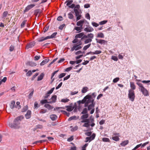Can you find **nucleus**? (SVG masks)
Returning <instances> with one entry per match:
<instances>
[{"label":"nucleus","instance_id":"1","mask_svg":"<svg viewBox=\"0 0 150 150\" xmlns=\"http://www.w3.org/2000/svg\"><path fill=\"white\" fill-rule=\"evenodd\" d=\"M57 32H54L52 33L50 36H48L45 37H42L38 38L37 39V40L38 42H42L48 39L55 38L56 37V36L57 35Z\"/></svg>","mask_w":150,"mask_h":150},{"label":"nucleus","instance_id":"2","mask_svg":"<svg viewBox=\"0 0 150 150\" xmlns=\"http://www.w3.org/2000/svg\"><path fill=\"white\" fill-rule=\"evenodd\" d=\"M128 92V97L131 101L133 102L135 98L134 91L132 89H129Z\"/></svg>","mask_w":150,"mask_h":150},{"label":"nucleus","instance_id":"3","mask_svg":"<svg viewBox=\"0 0 150 150\" xmlns=\"http://www.w3.org/2000/svg\"><path fill=\"white\" fill-rule=\"evenodd\" d=\"M90 120L89 118H87L85 120H82L81 122L82 123H85L82 126L86 127H89L90 126Z\"/></svg>","mask_w":150,"mask_h":150},{"label":"nucleus","instance_id":"4","mask_svg":"<svg viewBox=\"0 0 150 150\" xmlns=\"http://www.w3.org/2000/svg\"><path fill=\"white\" fill-rule=\"evenodd\" d=\"M86 98L85 101L88 103H92L94 101V99L91 95H87L85 97Z\"/></svg>","mask_w":150,"mask_h":150},{"label":"nucleus","instance_id":"5","mask_svg":"<svg viewBox=\"0 0 150 150\" xmlns=\"http://www.w3.org/2000/svg\"><path fill=\"white\" fill-rule=\"evenodd\" d=\"M139 90L142 92V94L146 96H149V93L147 90L144 87L142 89H139Z\"/></svg>","mask_w":150,"mask_h":150},{"label":"nucleus","instance_id":"6","mask_svg":"<svg viewBox=\"0 0 150 150\" xmlns=\"http://www.w3.org/2000/svg\"><path fill=\"white\" fill-rule=\"evenodd\" d=\"M35 6V4H30L28 5L25 8V9L23 11V13H24L27 12L30 9L32 8H33Z\"/></svg>","mask_w":150,"mask_h":150},{"label":"nucleus","instance_id":"7","mask_svg":"<svg viewBox=\"0 0 150 150\" xmlns=\"http://www.w3.org/2000/svg\"><path fill=\"white\" fill-rule=\"evenodd\" d=\"M73 104L71 103L70 104V105H67L65 106V108H67L66 110L69 112L72 111L74 108V106H72Z\"/></svg>","mask_w":150,"mask_h":150},{"label":"nucleus","instance_id":"8","mask_svg":"<svg viewBox=\"0 0 150 150\" xmlns=\"http://www.w3.org/2000/svg\"><path fill=\"white\" fill-rule=\"evenodd\" d=\"M35 43L34 41L28 43L26 46V49H28L33 47L35 45Z\"/></svg>","mask_w":150,"mask_h":150},{"label":"nucleus","instance_id":"9","mask_svg":"<svg viewBox=\"0 0 150 150\" xmlns=\"http://www.w3.org/2000/svg\"><path fill=\"white\" fill-rule=\"evenodd\" d=\"M96 42L98 43H100L101 44H105L107 42V41L102 39L98 40L97 38H96Z\"/></svg>","mask_w":150,"mask_h":150},{"label":"nucleus","instance_id":"10","mask_svg":"<svg viewBox=\"0 0 150 150\" xmlns=\"http://www.w3.org/2000/svg\"><path fill=\"white\" fill-rule=\"evenodd\" d=\"M26 64L31 67H35L36 66L37 64L33 62L29 61L26 63Z\"/></svg>","mask_w":150,"mask_h":150},{"label":"nucleus","instance_id":"11","mask_svg":"<svg viewBox=\"0 0 150 150\" xmlns=\"http://www.w3.org/2000/svg\"><path fill=\"white\" fill-rule=\"evenodd\" d=\"M31 112L30 110H28L26 114L25 115V116L26 119H28L30 118L31 117Z\"/></svg>","mask_w":150,"mask_h":150},{"label":"nucleus","instance_id":"12","mask_svg":"<svg viewBox=\"0 0 150 150\" xmlns=\"http://www.w3.org/2000/svg\"><path fill=\"white\" fill-rule=\"evenodd\" d=\"M94 29L91 27L89 26L88 28H86L84 29V30L87 32H90L93 31Z\"/></svg>","mask_w":150,"mask_h":150},{"label":"nucleus","instance_id":"13","mask_svg":"<svg viewBox=\"0 0 150 150\" xmlns=\"http://www.w3.org/2000/svg\"><path fill=\"white\" fill-rule=\"evenodd\" d=\"M15 102L14 100H12L10 104V107L11 109H13L14 108H17V106L15 105Z\"/></svg>","mask_w":150,"mask_h":150},{"label":"nucleus","instance_id":"14","mask_svg":"<svg viewBox=\"0 0 150 150\" xmlns=\"http://www.w3.org/2000/svg\"><path fill=\"white\" fill-rule=\"evenodd\" d=\"M85 21H86V20L85 19L80 20L77 22L76 25L78 26H79L81 25H83L84 23L85 22Z\"/></svg>","mask_w":150,"mask_h":150},{"label":"nucleus","instance_id":"15","mask_svg":"<svg viewBox=\"0 0 150 150\" xmlns=\"http://www.w3.org/2000/svg\"><path fill=\"white\" fill-rule=\"evenodd\" d=\"M44 107L47 108L48 110H50L52 109L54 107L48 104H46L44 105Z\"/></svg>","mask_w":150,"mask_h":150},{"label":"nucleus","instance_id":"16","mask_svg":"<svg viewBox=\"0 0 150 150\" xmlns=\"http://www.w3.org/2000/svg\"><path fill=\"white\" fill-rule=\"evenodd\" d=\"M50 118L52 121H54L57 118V117L55 114H52L50 115Z\"/></svg>","mask_w":150,"mask_h":150},{"label":"nucleus","instance_id":"17","mask_svg":"<svg viewBox=\"0 0 150 150\" xmlns=\"http://www.w3.org/2000/svg\"><path fill=\"white\" fill-rule=\"evenodd\" d=\"M95 105V103L93 102L91 103V104H90L88 106V110H90L92 108H94V107Z\"/></svg>","mask_w":150,"mask_h":150},{"label":"nucleus","instance_id":"18","mask_svg":"<svg viewBox=\"0 0 150 150\" xmlns=\"http://www.w3.org/2000/svg\"><path fill=\"white\" fill-rule=\"evenodd\" d=\"M96 136V134L93 133L89 137H87V139H91V140H90V141H91L92 140H93L95 139Z\"/></svg>","mask_w":150,"mask_h":150},{"label":"nucleus","instance_id":"19","mask_svg":"<svg viewBox=\"0 0 150 150\" xmlns=\"http://www.w3.org/2000/svg\"><path fill=\"white\" fill-rule=\"evenodd\" d=\"M50 60L49 59H47L44 60L42 61L40 63V66H43L45 64L47 63Z\"/></svg>","mask_w":150,"mask_h":150},{"label":"nucleus","instance_id":"20","mask_svg":"<svg viewBox=\"0 0 150 150\" xmlns=\"http://www.w3.org/2000/svg\"><path fill=\"white\" fill-rule=\"evenodd\" d=\"M84 35V33L83 32L80 33L78 34H76L75 36V38H80L82 37Z\"/></svg>","mask_w":150,"mask_h":150},{"label":"nucleus","instance_id":"21","mask_svg":"<svg viewBox=\"0 0 150 150\" xmlns=\"http://www.w3.org/2000/svg\"><path fill=\"white\" fill-rule=\"evenodd\" d=\"M88 117V114H84L82 115L81 117V119L82 120H85Z\"/></svg>","mask_w":150,"mask_h":150},{"label":"nucleus","instance_id":"22","mask_svg":"<svg viewBox=\"0 0 150 150\" xmlns=\"http://www.w3.org/2000/svg\"><path fill=\"white\" fill-rule=\"evenodd\" d=\"M79 117L78 116L77 117L75 116H74L71 117H70L69 119H68V121H70L72 120H76L79 119Z\"/></svg>","mask_w":150,"mask_h":150},{"label":"nucleus","instance_id":"23","mask_svg":"<svg viewBox=\"0 0 150 150\" xmlns=\"http://www.w3.org/2000/svg\"><path fill=\"white\" fill-rule=\"evenodd\" d=\"M13 122L14 123L15 125H16V126L17 128H18V126L20 124V122L19 121H18L17 120H16V119H14Z\"/></svg>","mask_w":150,"mask_h":150},{"label":"nucleus","instance_id":"24","mask_svg":"<svg viewBox=\"0 0 150 150\" xmlns=\"http://www.w3.org/2000/svg\"><path fill=\"white\" fill-rule=\"evenodd\" d=\"M44 74L43 73H42L40 76H39L38 78L37 81H40L43 78Z\"/></svg>","mask_w":150,"mask_h":150},{"label":"nucleus","instance_id":"25","mask_svg":"<svg viewBox=\"0 0 150 150\" xmlns=\"http://www.w3.org/2000/svg\"><path fill=\"white\" fill-rule=\"evenodd\" d=\"M96 37L97 38H104V36L103 33L100 32L98 33Z\"/></svg>","mask_w":150,"mask_h":150},{"label":"nucleus","instance_id":"26","mask_svg":"<svg viewBox=\"0 0 150 150\" xmlns=\"http://www.w3.org/2000/svg\"><path fill=\"white\" fill-rule=\"evenodd\" d=\"M130 87L131 88L130 89H132L133 91L136 88V86L133 82H130Z\"/></svg>","mask_w":150,"mask_h":150},{"label":"nucleus","instance_id":"27","mask_svg":"<svg viewBox=\"0 0 150 150\" xmlns=\"http://www.w3.org/2000/svg\"><path fill=\"white\" fill-rule=\"evenodd\" d=\"M129 143V141L128 140L124 141L120 143V144L122 146H125Z\"/></svg>","mask_w":150,"mask_h":150},{"label":"nucleus","instance_id":"28","mask_svg":"<svg viewBox=\"0 0 150 150\" xmlns=\"http://www.w3.org/2000/svg\"><path fill=\"white\" fill-rule=\"evenodd\" d=\"M85 99L86 98L85 97L83 98V99H82V100H79L77 101V103H78L79 105H80V104H84L85 102Z\"/></svg>","mask_w":150,"mask_h":150},{"label":"nucleus","instance_id":"29","mask_svg":"<svg viewBox=\"0 0 150 150\" xmlns=\"http://www.w3.org/2000/svg\"><path fill=\"white\" fill-rule=\"evenodd\" d=\"M88 88L87 87H83L81 90L82 93H86L88 91Z\"/></svg>","mask_w":150,"mask_h":150},{"label":"nucleus","instance_id":"30","mask_svg":"<svg viewBox=\"0 0 150 150\" xmlns=\"http://www.w3.org/2000/svg\"><path fill=\"white\" fill-rule=\"evenodd\" d=\"M57 96L56 95H54L52 96L51 97V99L52 101V102L54 103H55L56 101V100H57Z\"/></svg>","mask_w":150,"mask_h":150},{"label":"nucleus","instance_id":"31","mask_svg":"<svg viewBox=\"0 0 150 150\" xmlns=\"http://www.w3.org/2000/svg\"><path fill=\"white\" fill-rule=\"evenodd\" d=\"M73 0H67L66 1L65 3V4L67 3L66 4L67 6H69L72 4H71L73 3Z\"/></svg>","mask_w":150,"mask_h":150},{"label":"nucleus","instance_id":"32","mask_svg":"<svg viewBox=\"0 0 150 150\" xmlns=\"http://www.w3.org/2000/svg\"><path fill=\"white\" fill-rule=\"evenodd\" d=\"M24 118V117L23 115H20L17 117L15 119L16 120H17L18 121H21Z\"/></svg>","mask_w":150,"mask_h":150},{"label":"nucleus","instance_id":"33","mask_svg":"<svg viewBox=\"0 0 150 150\" xmlns=\"http://www.w3.org/2000/svg\"><path fill=\"white\" fill-rule=\"evenodd\" d=\"M60 112H62L63 114L66 115L67 117H69L70 115V113L69 112H67L65 110H61Z\"/></svg>","mask_w":150,"mask_h":150},{"label":"nucleus","instance_id":"34","mask_svg":"<svg viewBox=\"0 0 150 150\" xmlns=\"http://www.w3.org/2000/svg\"><path fill=\"white\" fill-rule=\"evenodd\" d=\"M91 45V44L90 43L88 45H85L83 48V50L84 51H85L87 50L88 48H89Z\"/></svg>","mask_w":150,"mask_h":150},{"label":"nucleus","instance_id":"35","mask_svg":"<svg viewBox=\"0 0 150 150\" xmlns=\"http://www.w3.org/2000/svg\"><path fill=\"white\" fill-rule=\"evenodd\" d=\"M9 126L12 128L14 129H17L16 125H15L14 123H11L9 124Z\"/></svg>","mask_w":150,"mask_h":150},{"label":"nucleus","instance_id":"36","mask_svg":"<svg viewBox=\"0 0 150 150\" xmlns=\"http://www.w3.org/2000/svg\"><path fill=\"white\" fill-rule=\"evenodd\" d=\"M136 84L139 86V89H142V88L144 87L143 84L141 83L137 82Z\"/></svg>","mask_w":150,"mask_h":150},{"label":"nucleus","instance_id":"37","mask_svg":"<svg viewBox=\"0 0 150 150\" xmlns=\"http://www.w3.org/2000/svg\"><path fill=\"white\" fill-rule=\"evenodd\" d=\"M136 81H139V82L142 81V83H149L150 82V80H147V81L144 80V81H141L140 80L136 79Z\"/></svg>","mask_w":150,"mask_h":150},{"label":"nucleus","instance_id":"38","mask_svg":"<svg viewBox=\"0 0 150 150\" xmlns=\"http://www.w3.org/2000/svg\"><path fill=\"white\" fill-rule=\"evenodd\" d=\"M88 113V110L86 108H85L83 111L81 112V114H87Z\"/></svg>","mask_w":150,"mask_h":150},{"label":"nucleus","instance_id":"39","mask_svg":"<svg viewBox=\"0 0 150 150\" xmlns=\"http://www.w3.org/2000/svg\"><path fill=\"white\" fill-rule=\"evenodd\" d=\"M80 11H79V10H78L76 9H75V10H74V12L75 13L76 16H77L78 15H80Z\"/></svg>","mask_w":150,"mask_h":150},{"label":"nucleus","instance_id":"40","mask_svg":"<svg viewBox=\"0 0 150 150\" xmlns=\"http://www.w3.org/2000/svg\"><path fill=\"white\" fill-rule=\"evenodd\" d=\"M92 41V40L91 38H88L86 39L84 41V42L85 44H87L88 43L91 42Z\"/></svg>","mask_w":150,"mask_h":150},{"label":"nucleus","instance_id":"41","mask_svg":"<svg viewBox=\"0 0 150 150\" xmlns=\"http://www.w3.org/2000/svg\"><path fill=\"white\" fill-rule=\"evenodd\" d=\"M112 139L113 140L115 141H118L120 140V138L117 136H115L112 137Z\"/></svg>","mask_w":150,"mask_h":150},{"label":"nucleus","instance_id":"42","mask_svg":"<svg viewBox=\"0 0 150 150\" xmlns=\"http://www.w3.org/2000/svg\"><path fill=\"white\" fill-rule=\"evenodd\" d=\"M27 21V20H25L22 22L21 25V28H23L24 27V25Z\"/></svg>","mask_w":150,"mask_h":150},{"label":"nucleus","instance_id":"43","mask_svg":"<svg viewBox=\"0 0 150 150\" xmlns=\"http://www.w3.org/2000/svg\"><path fill=\"white\" fill-rule=\"evenodd\" d=\"M68 18L71 19H72L73 18L74 16L71 12H70L68 14Z\"/></svg>","mask_w":150,"mask_h":150},{"label":"nucleus","instance_id":"44","mask_svg":"<svg viewBox=\"0 0 150 150\" xmlns=\"http://www.w3.org/2000/svg\"><path fill=\"white\" fill-rule=\"evenodd\" d=\"M88 38H91L92 40L94 37V35L93 33H90L88 34Z\"/></svg>","mask_w":150,"mask_h":150},{"label":"nucleus","instance_id":"45","mask_svg":"<svg viewBox=\"0 0 150 150\" xmlns=\"http://www.w3.org/2000/svg\"><path fill=\"white\" fill-rule=\"evenodd\" d=\"M47 103H48V101L47 99L42 100L40 101V103L42 104Z\"/></svg>","mask_w":150,"mask_h":150},{"label":"nucleus","instance_id":"46","mask_svg":"<svg viewBox=\"0 0 150 150\" xmlns=\"http://www.w3.org/2000/svg\"><path fill=\"white\" fill-rule=\"evenodd\" d=\"M75 46L76 47V51L78 50L81 48L82 47L80 46H79L77 44H75Z\"/></svg>","mask_w":150,"mask_h":150},{"label":"nucleus","instance_id":"47","mask_svg":"<svg viewBox=\"0 0 150 150\" xmlns=\"http://www.w3.org/2000/svg\"><path fill=\"white\" fill-rule=\"evenodd\" d=\"M80 7L79 4L76 5V6L75 5V7L74 8V10H75V9H76V10H79V11H81V10L80 9Z\"/></svg>","mask_w":150,"mask_h":150},{"label":"nucleus","instance_id":"48","mask_svg":"<svg viewBox=\"0 0 150 150\" xmlns=\"http://www.w3.org/2000/svg\"><path fill=\"white\" fill-rule=\"evenodd\" d=\"M102 140L104 142H110V140L108 138L104 137L102 139Z\"/></svg>","mask_w":150,"mask_h":150},{"label":"nucleus","instance_id":"49","mask_svg":"<svg viewBox=\"0 0 150 150\" xmlns=\"http://www.w3.org/2000/svg\"><path fill=\"white\" fill-rule=\"evenodd\" d=\"M66 74L65 73H62L60 74L58 76V77L59 79H61Z\"/></svg>","mask_w":150,"mask_h":150},{"label":"nucleus","instance_id":"50","mask_svg":"<svg viewBox=\"0 0 150 150\" xmlns=\"http://www.w3.org/2000/svg\"><path fill=\"white\" fill-rule=\"evenodd\" d=\"M40 106H38V104L37 101H36L35 102L34 104V108L37 109Z\"/></svg>","mask_w":150,"mask_h":150},{"label":"nucleus","instance_id":"51","mask_svg":"<svg viewBox=\"0 0 150 150\" xmlns=\"http://www.w3.org/2000/svg\"><path fill=\"white\" fill-rule=\"evenodd\" d=\"M54 89V87L52 88L50 90L48 91L47 93L50 95L52 93Z\"/></svg>","mask_w":150,"mask_h":150},{"label":"nucleus","instance_id":"52","mask_svg":"<svg viewBox=\"0 0 150 150\" xmlns=\"http://www.w3.org/2000/svg\"><path fill=\"white\" fill-rule=\"evenodd\" d=\"M101 51L100 50L95 51L94 52H93V54H99L101 53Z\"/></svg>","mask_w":150,"mask_h":150},{"label":"nucleus","instance_id":"53","mask_svg":"<svg viewBox=\"0 0 150 150\" xmlns=\"http://www.w3.org/2000/svg\"><path fill=\"white\" fill-rule=\"evenodd\" d=\"M74 139V136H71L67 139V141L69 142L72 141Z\"/></svg>","mask_w":150,"mask_h":150},{"label":"nucleus","instance_id":"54","mask_svg":"<svg viewBox=\"0 0 150 150\" xmlns=\"http://www.w3.org/2000/svg\"><path fill=\"white\" fill-rule=\"evenodd\" d=\"M69 100V99L67 98L63 99L61 100V102L66 103L68 102Z\"/></svg>","mask_w":150,"mask_h":150},{"label":"nucleus","instance_id":"55","mask_svg":"<svg viewBox=\"0 0 150 150\" xmlns=\"http://www.w3.org/2000/svg\"><path fill=\"white\" fill-rule=\"evenodd\" d=\"M32 73L31 70H29L26 74V76H30L32 75Z\"/></svg>","mask_w":150,"mask_h":150},{"label":"nucleus","instance_id":"56","mask_svg":"<svg viewBox=\"0 0 150 150\" xmlns=\"http://www.w3.org/2000/svg\"><path fill=\"white\" fill-rule=\"evenodd\" d=\"M40 9H38L35 10L34 11V14L36 16H37L39 13L40 12Z\"/></svg>","mask_w":150,"mask_h":150},{"label":"nucleus","instance_id":"57","mask_svg":"<svg viewBox=\"0 0 150 150\" xmlns=\"http://www.w3.org/2000/svg\"><path fill=\"white\" fill-rule=\"evenodd\" d=\"M108 22V21L107 20H104L102 21H101L99 22V24L100 25H102Z\"/></svg>","mask_w":150,"mask_h":150},{"label":"nucleus","instance_id":"58","mask_svg":"<svg viewBox=\"0 0 150 150\" xmlns=\"http://www.w3.org/2000/svg\"><path fill=\"white\" fill-rule=\"evenodd\" d=\"M74 29L78 31V33H79L81 32V30L80 29V28L79 27H75Z\"/></svg>","mask_w":150,"mask_h":150},{"label":"nucleus","instance_id":"59","mask_svg":"<svg viewBox=\"0 0 150 150\" xmlns=\"http://www.w3.org/2000/svg\"><path fill=\"white\" fill-rule=\"evenodd\" d=\"M111 59L115 61H117L118 60V59L117 57L115 56H113L112 57Z\"/></svg>","mask_w":150,"mask_h":150},{"label":"nucleus","instance_id":"60","mask_svg":"<svg viewBox=\"0 0 150 150\" xmlns=\"http://www.w3.org/2000/svg\"><path fill=\"white\" fill-rule=\"evenodd\" d=\"M28 109V107L26 105L24 108H23L22 109V111L23 112H25L26 111V110Z\"/></svg>","mask_w":150,"mask_h":150},{"label":"nucleus","instance_id":"61","mask_svg":"<svg viewBox=\"0 0 150 150\" xmlns=\"http://www.w3.org/2000/svg\"><path fill=\"white\" fill-rule=\"evenodd\" d=\"M91 24L93 26L96 27H98L99 25L98 24L94 22H92Z\"/></svg>","mask_w":150,"mask_h":150},{"label":"nucleus","instance_id":"62","mask_svg":"<svg viewBox=\"0 0 150 150\" xmlns=\"http://www.w3.org/2000/svg\"><path fill=\"white\" fill-rule=\"evenodd\" d=\"M39 74L38 73H36L35 75H34L31 78V80L33 81L34 80L35 78Z\"/></svg>","mask_w":150,"mask_h":150},{"label":"nucleus","instance_id":"63","mask_svg":"<svg viewBox=\"0 0 150 150\" xmlns=\"http://www.w3.org/2000/svg\"><path fill=\"white\" fill-rule=\"evenodd\" d=\"M120 78L119 77H116L113 79V82L114 83H116L118 81Z\"/></svg>","mask_w":150,"mask_h":150},{"label":"nucleus","instance_id":"64","mask_svg":"<svg viewBox=\"0 0 150 150\" xmlns=\"http://www.w3.org/2000/svg\"><path fill=\"white\" fill-rule=\"evenodd\" d=\"M8 14V12L7 11H4L3 13L2 18H4L6 17Z\"/></svg>","mask_w":150,"mask_h":150}]
</instances>
